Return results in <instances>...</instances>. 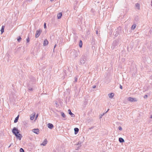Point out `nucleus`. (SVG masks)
<instances>
[{"mask_svg":"<svg viewBox=\"0 0 152 152\" xmlns=\"http://www.w3.org/2000/svg\"><path fill=\"white\" fill-rule=\"evenodd\" d=\"M62 15L61 13H59L57 15L58 18L60 19L61 18Z\"/></svg>","mask_w":152,"mask_h":152,"instance_id":"2eb2a0df","label":"nucleus"},{"mask_svg":"<svg viewBox=\"0 0 152 152\" xmlns=\"http://www.w3.org/2000/svg\"><path fill=\"white\" fill-rule=\"evenodd\" d=\"M32 132L37 134H38L39 133V130L38 129H33L32 130Z\"/></svg>","mask_w":152,"mask_h":152,"instance_id":"423d86ee","label":"nucleus"},{"mask_svg":"<svg viewBox=\"0 0 152 152\" xmlns=\"http://www.w3.org/2000/svg\"><path fill=\"white\" fill-rule=\"evenodd\" d=\"M109 110V109H108L107 110V111H106V112L105 113H104V114H105V113H107V112L108 111V110Z\"/></svg>","mask_w":152,"mask_h":152,"instance_id":"c9c22d12","label":"nucleus"},{"mask_svg":"<svg viewBox=\"0 0 152 152\" xmlns=\"http://www.w3.org/2000/svg\"><path fill=\"white\" fill-rule=\"evenodd\" d=\"M82 144V142L81 141H79L77 143V145H80Z\"/></svg>","mask_w":152,"mask_h":152,"instance_id":"393cba45","label":"nucleus"},{"mask_svg":"<svg viewBox=\"0 0 152 152\" xmlns=\"http://www.w3.org/2000/svg\"><path fill=\"white\" fill-rule=\"evenodd\" d=\"M119 141L121 143L123 142H124V139L121 137H120L119 138Z\"/></svg>","mask_w":152,"mask_h":152,"instance_id":"4468645a","label":"nucleus"},{"mask_svg":"<svg viewBox=\"0 0 152 152\" xmlns=\"http://www.w3.org/2000/svg\"><path fill=\"white\" fill-rule=\"evenodd\" d=\"M136 27V25L135 24H134L132 25V26L131 29L132 30H134Z\"/></svg>","mask_w":152,"mask_h":152,"instance_id":"6ab92c4d","label":"nucleus"},{"mask_svg":"<svg viewBox=\"0 0 152 152\" xmlns=\"http://www.w3.org/2000/svg\"><path fill=\"white\" fill-rule=\"evenodd\" d=\"M94 128V126H92V127H91L90 128H89V129L90 130H91L93 129Z\"/></svg>","mask_w":152,"mask_h":152,"instance_id":"c756f323","label":"nucleus"},{"mask_svg":"<svg viewBox=\"0 0 152 152\" xmlns=\"http://www.w3.org/2000/svg\"><path fill=\"white\" fill-rule=\"evenodd\" d=\"M48 41L46 39H45L44 41V43H43L44 46H45L46 45H48Z\"/></svg>","mask_w":152,"mask_h":152,"instance_id":"9b49d317","label":"nucleus"},{"mask_svg":"<svg viewBox=\"0 0 152 152\" xmlns=\"http://www.w3.org/2000/svg\"><path fill=\"white\" fill-rule=\"evenodd\" d=\"M15 135L16 137L17 138H18L19 140H21L22 137L21 134H20L19 133H18L15 134Z\"/></svg>","mask_w":152,"mask_h":152,"instance_id":"0eeeda50","label":"nucleus"},{"mask_svg":"<svg viewBox=\"0 0 152 152\" xmlns=\"http://www.w3.org/2000/svg\"><path fill=\"white\" fill-rule=\"evenodd\" d=\"M78 148H79V147H78V148H77V149H78Z\"/></svg>","mask_w":152,"mask_h":152,"instance_id":"a18cd8bd","label":"nucleus"},{"mask_svg":"<svg viewBox=\"0 0 152 152\" xmlns=\"http://www.w3.org/2000/svg\"><path fill=\"white\" fill-rule=\"evenodd\" d=\"M12 133L15 135L19 133V131L18 130L17 128L16 127H14L12 130Z\"/></svg>","mask_w":152,"mask_h":152,"instance_id":"f03ea898","label":"nucleus"},{"mask_svg":"<svg viewBox=\"0 0 152 152\" xmlns=\"http://www.w3.org/2000/svg\"><path fill=\"white\" fill-rule=\"evenodd\" d=\"M54 0H50V1H53Z\"/></svg>","mask_w":152,"mask_h":152,"instance_id":"79ce46f5","label":"nucleus"},{"mask_svg":"<svg viewBox=\"0 0 152 152\" xmlns=\"http://www.w3.org/2000/svg\"><path fill=\"white\" fill-rule=\"evenodd\" d=\"M4 26H2L1 29V34L3 33V32H4Z\"/></svg>","mask_w":152,"mask_h":152,"instance_id":"a211bd4d","label":"nucleus"},{"mask_svg":"<svg viewBox=\"0 0 152 152\" xmlns=\"http://www.w3.org/2000/svg\"><path fill=\"white\" fill-rule=\"evenodd\" d=\"M68 112L69 114H70L72 117H75V115L71 112L70 110V109L68 110Z\"/></svg>","mask_w":152,"mask_h":152,"instance_id":"1a4fd4ad","label":"nucleus"},{"mask_svg":"<svg viewBox=\"0 0 152 152\" xmlns=\"http://www.w3.org/2000/svg\"><path fill=\"white\" fill-rule=\"evenodd\" d=\"M92 88H96V86H93Z\"/></svg>","mask_w":152,"mask_h":152,"instance_id":"f704fd0d","label":"nucleus"},{"mask_svg":"<svg viewBox=\"0 0 152 152\" xmlns=\"http://www.w3.org/2000/svg\"><path fill=\"white\" fill-rule=\"evenodd\" d=\"M150 118H152V115L150 116Z\"/></svg>","mask_w":152,"mask_h":152,"instance_id":"58836bf2","label":"nucleus"},{"mask_svg":"<svg viewBox=\"0 0 152 152\" xmlns=\"http://www.w3.org/2000/svg\"><path fill=\"white\" fill-rule=\"evenodd\" d=\"M11 146V145H10V146L9 147H10Z\"/></svg>","mask_w":152,"mask_h":152,"instance_id":"c03bdc74","label":"nucleus"},{"mask_svg":"<svg viewBox=\"0 0 152 152\" xmlns=\"http://www.w3.org/2000/svg\"><path fill=\"white\" fill-rule=\"evenodd\" d=\"M109 110V109H108L107 110V111H106V112L105 113H104V114H105V113H107V112L108 111V110Z\"/></svg>","mask_w":152,"mask_h":152,"instance_id":"e433bc0d","label":"nucleus"},{"mask_svg":"<svg viewBox=\"0 0 152 152\" xmlns=\"http://www.w3.org/2000/svg\"><path fill=\"white\" fill-rule=\"evenodd\" d=\"M21 38L20 37H19L17 39L18 41L19 42L21 40Z\"/></svg>","mask_w":152,"mask_h":152,"instance_id":"5701e85b","label":"nucleus"},{"mask_svg":"<svg viewBox=\"0 0 152 152\" xmlns=\"http://www.w3.org/2000/svg\"><path fill=\"white\" fill-rule=\"evenodd\" d=\"M26 41L27 42H28L29 41V39L28 37L27 38Z\"/></svg>","mask_w":152,"mask_h":152,"instance_id":"bb28decb","label":"nucleus"},{"mask_svg":"<svg viewBox=\"0 0 152 152\" xmlns=\"http://www.w3.org/2000/svg\"><path fill=\"white\" fill-rule=\"evenodd\" d=\"M44 26L45 28H46V23H44Z\"/></svg>","mask_w":152,"mask_h":152,"instance_id":"c85d7f7f","label":"nucleus"},{"mask_svg":"<svg viewBox=\"0 0 152 152\" xmlns=\"http://www.w3.org/2000/svg\"><path fill=\"white\" fill-rule=\"evenodd\" d=\"M20 152H24V150L22 148H20Z\"/></svg>","mask_w":152,"mask_h":152,"instance_id":"b1692460","label":"nucleus"},{"mask_svg":"<svg viewBox=\"0 0 152 152\" xmlns=\"http://www.w3.org/2000/svg\"><path fill=\"white\" fill-rule=\"evenodd\" d=\"M151 3H152V1H151Z\"/></svg>","mask_w":152,"mask_h":152,"instance_id":"de8ad7c7","label":"nucleus"},{"mask_svg":"<svg viewBox=\"0 0 152 152\" xmlns=\"http://www.w3.org/2000/svg\"><path fill=\"white\" fill-rule=\"evenodd\" d=\"M28 89L29 90V91H32L33 90V89L32 88H31V87H29L28 88Z\"/></svg>","mask_w":152,"mask_h":152,"instance_id":"a878e982","label":"nucleus"},{"mask_svg":"<svg viewBox=\"0 0 152 152\" xmlns=\"http://www.w3.org/2000/svg\"><path fill=\"white\" fill-rule=\"evenodd\" d=\"M56 45H55V46H54V49L55 48V47H56Z\"/></svg>","mask_w":152,"mask_h":152,"instance_id":"a19ab883","label":"nucleus"},{"mask_svg":"<svg viewBox=\"0 0 152 152\" xmlns=\"http://www.w3.org/2000/svg\"><path fill=\"white\" fill-rule=\"evenodd\" d=\"M104 113H103L102 114V115H101V116H100V118H102V116L103 115H104Z\"/></svg>","mask_w":152,"mask_h":152,"instance_id":"2f4dec72","label":"nucleus"},{"mask_svg":"<svg viewBox=\"0 0 152 152\" xmlns=\"http://www.w3.org/2000/svg\"><path fill=\"white\" fill-rule=\"evenodd\" d=\"M35 115V113L32 116H30L31 120H32L34 119V118Z\"/></svg>","mask_w":152,"mask_h":152,"instance_id":"4be33fe9","label":"nucleus"},{"mask_svg":"<svg viewBox=\"0 0 152 152\" xmlns=\"http://www.w3.org/2000/svg\"><path fill=\"white\" fill-rule=\"evenodd\" d=\"M108 96L110 98H112L114 96V94L113 93H111L109 94Z\"/></svg>","mask_w":152,"mask_h":152,"instance_id":"ddd939ff","label":"nucleus"},{"mask_svg":"<svg viewBox=\"0 0 152 152\" xmlns=\"http://www.w3.org/2000/svg\"><path fill=\"white\" fill-rule=\"evenodd\" d=\"M77 78H75V82H77Z\"/></svg>","mask_w":152,"mask_h":152,"instance_id":"4c0bfd02","label":"nucleus"},{"mask_svg":"<svg viewBox=\"0 0 152 152\" xmlns=\"http://www.w3.org/2000/svg\"><path fill=\"white\" fill-rule=\"evenodd\" d=\"M38 114H37L36 115V117H35V118H36V119L37 118V117H38Z\"/></svg>","mask_w":152,"mask_h":152,"instance_id":"72a5a7b5","label":"nucleus"},{"mask_svg":"<svg viewBox=\"0 0 152 152\" xmlns=\"http://www.w3.org/2000/svg\"><path fill=\"white\" fill-rule=\"evenodd\" d=\"M48 127L50 129H52L53 128V124L50 123H49L48 124Z\"/></svg>","mask_w":152,"mask_h":152,"instance_id":"9d476101","label":"nucleus"},{"mask_svg":"<svg viewBox=\"0 0 152 152\" xmlns=\"http://www.w3.org/2000/svg\"><path fill=\"white\" fill-rule=\"evenodd\" d=\"M42 31L40 30H37L36 34H35V37L37 38L39 37L40 35V33H41Z\"/></svg>","mask_w":152,"mask_h":152,"instance_id":"20e7f679","label":"nucleus"},{"mask_svg":"<svg viewBox=\"0 0 152 152\" xmlns=\"http://www.w3.org/2000/svg\"><path fill=\"white\" fill-rule=\"evenodd\" d=\"M75 134H76L78 132L79 129L77 128H74Z\"/></svg>","mask_w":152,"mask_h":152,"instance_id":"f8f14e48","label":"nucleus"},{"mask_svg":"<svg viewBox=\"0 0 152 152\" xmlns=\"http://www.w3.org/2000/svg\"><path fill=\"white\" fill-rule=\"evenodd\" d=\"M136 7L138 9H140V4L138 3L135 4Z\"/></svg>","mask_w":152,"mask_h":152,"instance_id":"f3484780","label":"nucleus"},{"mask_svg":"<svg viewBox=\"0 0 152 152\" xmlns=\"http://www.w3.org/2000/svg\"><path fill=\"white\" fill-rule=\"evenodd\" d=\"M56 105H57V102H56Z\"/></svg>","mask_w":152,"mask_h":152,"instance_id":"37998d69","label":"nucleus"},{"mask_svg":"<svg viewBox=\"0 0 152 152\" xmlns=\"http://www.w3.org/2000/svg\"><path fill=\"white\" fill-rule=\"evenodd\" d=\"M61 116L63 117L64 118L65 117L66 115L63 112H61Z\"/></svg>","mask_w":152,"mask_h":152,"instance_id":"412c9836","label":"nucleus"},{"mask_svg":"<svg viewBox=\"0 0 152 152\" xmlns=\"http://www.w3.org/2000/svg\"><path fill=\"white\" fill-rule=\"evenodd\" d=\"M122 88H123V87H122V86L120 85V88L121 89H122Z\"/></svg>","mask_w":152,"mask_h":152,"instance_id":"473e14b6","label":"nucleus"},{"mask_svg":"<svg viewBox=\"0 0 152 152\" xmlns=\"http://www.w3.org/2000/svg\"><path fill=\"white\" fill-rule=\"evenodd\" d=\"M128 100L131 102H135L137 101V99L135 98L129 97Z\"/></svg>","mask_w":152,"mask_h":152,"instance_id":"7ed1b4c3","label":"nucleus"},{"mask_svg":"<svg viewBox=\"0 0 152 152\" xmlns=\"http://www.w3.org/2000/svg\"><path fill=\"white\" fill-rule=\"evenodd\" d=\"M47 141L46 139H45L44 141L42 142V143L41 144V145H42L43 146H45L46 144H47Z\"/></svg>","mask_w":152,"mask_h":152,"instance_id":"6e6552de","label":"nucleus"},{"mask_svg":"<svg viewBox=\"0 0 152 152\" xmlns=\"http://www.w3.org/2000/svg\"><path fill=\"white\" fill-rule=\"evenodd\" d=\"M78 148H79V147H78V148H77V149H78Z\"/></svg>","mask_w":152,"mask_h":152,"instance_id":"49530a36","label":"nucleus"},{"mask_svg":"<svg viewBox=\"0 0 152 152\" xmlns=\"http://www.w3.org/2000/svg\"><path fill=\"white\" fill-rule=\"evenodd\" d=\"M86 62V58L84 57H82L80 60V63L82 64H84Z\"/></svg>","mask_w":152,"mask_h":152,"instance_id":"39448f33","label":"nucleus"},{"mask_svg":"<svg viewBox=\"0 0 152 152\" xmlns=\"http://www.w3.org/2000/svg\"><path fill=\"white\" fill-rule=\"evenodd\" d=\"M118 129L120 130H122V128L121 127V126H119L118 127Z\"/></svg>","mask_w":152,"mask_h":152,"instance_id":"cd10ccee","label":"nucleus"},{"mask_svg":"<svg viewBox=\"0 0 152 152\" xmlns=\"http://www.w3.org/2000/svg\"><path fill=\"white\" fill-rule=\"evenodd\" d=\"M96 34H98V31H96Z\"/></svg>","mask_w":152,"mask_h":152,"instance_id":"ea45409f","label":"nucleus"},{"mask_svg":"<svg viewBox=\"0 0 152 152\" xmlns=\"http://www.w3.org/2000/svg\"><path fill=\"white\" fill-rule=\"evenodd\" d=\"M71 55L73 58H75L77 56V53L75 50L72 51L71 53Z\"/></svg>","mask_w":152,"mask_h":152,"instance_id":"f257e3e1","label":"nucleus"},{"mask_svg":"<svg viewBox=\"0 0 152 152\" xmlns=\"http://www.w3.org/2000/svg\"><path fill=\"white\" fill-rule=\"evenodd\" d=\"M79 46L81 48L82 46V42L81 40H80V42L79 44Z\"/></svg>","mask_w":152,"mask_h":152,"instance_id":"aec40b11","label":"nucleus"},{"mask_svg":"<svg viewBox=\"0 0 152 152\" xmlns=\"http://www.w3.org/2000/svg\"><path fill=\"white\" fill-rule=\"evenodd\" d=\"M148 97V96L147 95H145L144 96V98H147Z\"/></svg>","mask_w":152,"mask_h":152,"instance_id":"7c9ffc66","label":"nucleus"},{"mask_svg":"<svg viewBox=\"0 0 152 152\" xmlns=\"http://www.w3.org/2000/svg\"><path fill=\"white\" fill-rule=\"evenodd\" d=\"M19 115H18L15 119V120L14 121V122L15 123H16L18 122V119L19 118Z\"/></svg>","mask_w":152,"mask_h":152,"instance_id":"dca6fc26","label":"nucleus"}]
</instances>
